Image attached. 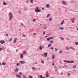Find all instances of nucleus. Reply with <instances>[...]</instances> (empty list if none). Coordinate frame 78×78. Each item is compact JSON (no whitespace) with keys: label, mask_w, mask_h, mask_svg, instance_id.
Listing matches in <instances>:
<instances>
[{"label":"nucleus","mask_w":78,"mask_h":78,"mask_svg":"<svg viewBox=\"0 0 78 78\" xmlns=\"http://www.w3.org/2000/svg\"><path fill=\"white\" fill-rule=\"evenodd\" d=\"M62 3L63 4V5H66V2L64 1H62Z\"/></svg>","instance_id":"obj_9"},{"label":"nucleus","mask_w":78,"mask_h":78,"mask_svg":"<svg viewBox=\"0 0 78 78\" xmlns=\"http://www.w3.org/2000/svg\"><path fill=\"white\" fill-rule=\"evenodd\" d=\"M60 29H64V28L63 27H60Z\"/></svg>","instance_id":"obj_39"},{"label":"nucleus","mask_w":78,"mask_h":78,"mask_svg":"<svg viewBox=\"0 0 78 78\" xmlns=\"http://www.w3.org/2000/svg\"><path fill=\"white\" fill-rule=\"evenodd\" d=\"M3 5H7V4L6 3H5L4 2H3Z\"/></svg>","instance_id":"obj_13"},{"label":"nucleus","mask_w":78,"mask_h":78,"mask_svg":"<svg viewBox=\"0 0 78 78\" xmlns=\"http://www.w3.org/2000/svg\"><path fill=\"white\" fill-rule=\"evenodd\" d=\"M18 70H19V69H17V68L16 69V71H17V72H18Z\"/></svg>","instance_id":"obj_29"},{"label":"nucleus","mask_w":78,"mask_h":78,"mask_svg":"<svg viewBox=\"0 0 78 78\" xmlns=\"http://www.w3.org/2000/svg\"><path fill=\"white\" fill-rule=\"evenodd\" d=\"M50 42L51 43H53V41H50Z\"/></svg>","instance_id":"obj_37"},{"label":"nucleus","mask_w":78,"mask_h":78,"mask_svg":"<svg viewBox=\"0 0 78 78\" xmlns=\"http://www.w3.org/2000/svg\"><path fill=\"white\" fill-rule=\"evenodd\" d=\"M72 62V63H73V61H72V62Z\"/></svg>","instance_id":"obj_57"},{"label":"nucleus","mask_w":78,"mask_h":78,"mask_svg":"<svg viewBox=\"0 0 78 78\" xmlns=\"http://www.w3.org/2000/svg\"><path fill=\"white\" fill-rule=\"evenodd\" d=\"M20 58L22 59H23V54H21L20 55Z\"/></svg>","instance_id":"obj_11"},{"label":"nucleus","mask_w":78,"mask_h":78,"mask_svg":"<svg viewBox=\"0 0 78 78\" xmlns=\"http://www.w3.org/2000/svg\"><path fill=\"white\" fill-rule=\"evenodd\" d=\"M67 40H69V38L67 39Z\"/></svg>","instance_id":"obj_60"},{"label":"nucleus","mask_w":78,"mask_h":78,"mask_svg":"<svg viewBox=\"0 0 78 78\" xmlns=\"http://www.w3.org/2000/svg\"><path fill=\"white\" fill-rule=\"evenodd\" d=\"M60 38H61V39H62V40H64V38H62V37H60Z\"/></svg>","instance_id":"obj_32"},{"label":"nucleus","mask_w":78,"mask_h":78,"mask_svg":"<svg viewBox=\"0 0 78 78\" xmlns=\"http://www.w3.org/2000/svg\"><path fill=\"white\" fill-rule=\"evenodd\" d=\"M51 19H49V21H51Z\"/></svg>","instance_id":"obj_47"},{"label":"nucleus","mask_w":78,"mask_h":78,"mask_svg":"<svg viewBox=\"0 0 78 78\" xmlns=\"http://www.w3.org/2000/svg\"><path fill=\"white\" fill-rule=\"evenodd\" d=\"M34 35H36V33H34Z\"/></svg>","instance_id":"obj_52"},{"label":"nucleus","mask_w":78,"mask_h":78,"mask_svg":"<svg viewBox=\"0 0 78 78\" xmlns=\"http://www.w3.org/2000/svg\"><path fill=\"white\" fill-rule=\"evenodd\" d=\"M16 66H19V63H17L16 64Z\"/></svg>","instance_id":"obj_50"},{"label":"nucleus","mask_w":78,"mask_h":78,"mask_svg":"<svg viewBox=\"0 0 78 78\" xmlns=\"http://www.w3.org/2000/svg\"><path fill=\"white\" fill-rule=\"evenodd\" d=\"M29 78H33V76H29Z\"/></svg>","instance_id":"obj_24"},{"label":"nucleus","mask_w":78,"mask_h":78,"mask_svg":"<svg viewBox=\"0 0 78 78\" xmlns=\"http://www.w3.org/2000/svg\"><path fill=\"white\" fill-rule=\"evenodd\" d=\"M9 20H11L12 19V13L9 12Z\"/></svg>","instance_id":"obj_1"},{"label":"nucleus","mask_w":78,"mask_h":78,"mask_svg":"<svg viewBox=\"0 0 78 78\" xmlns=\"http://www.w3.org/2000/svg\"><path fill=\"white\" fill-rule=\"evenodd\" d=\"M38 78H45V77H42V75H40L38 76Z\"/></svg>","instance_id":"obj_5"},{"label":"nucleus","mask_w":78,"mask_h":78,"mask_svg":"<svg viewBox=\"0 0 78 78\" xmlns=\"http://www.w3.org/2000/svg\"><path fill=\"white\" fill-rule=\"evenodd\" d=\"M52 66H54L55 65V64H54V63H52Z\"/></svg>","instance_id":"obj_46"},{"label":"nucleus","mask_w":78,"mask_h":78,"mask_svg":"<svg viewBox=\"0 0 78 78\" xmlns=\"http://www.w3.org/2000/svg\"><path fill=\"white\" fill-rule=\"evenodd\" d=\"M76 45H78V42H77L75 43Z\"/></svg>","instance_id":"obj_34"},{"label":"nucleus","mask_w":78,"mask_h":78,"mask_svg":"<svg viewBox=\"0 0 78 78\" xmlns=\"http://www.w3.org/2000/svg\"><path fill=\"white\" fill-rule=\"evenodd\" d=\"M41 62L42 63V64H44V61H41Z\"/></svg>","instance_id":"obj_30"},{"label":"nucleus","mask_w":78,"mask_h":78,"mask_svg":"<svg viewBox=\"0 0 78 78\" xmlns=\"http://www.w3.org/2000/svg\"><path fill=\"white\" fill-rule=\"evenodd\" d=\"M17 38L16 37L15 38L14 40L13 41V43H14V44H15V43H16V42H17Z\"/></svg>","instance_id":"obj_3"},{"label":"nucleus","mask_w":78,"mask_h":78,"mask_svg":"<svg viewBox=\"0 0 78 78\" xmlns=\"http://www.w3.org/2000/svg\"><path fill=\"white\" fill-rule=\"evenodd\" d=\"M46 77L47 78H48V76H49V75H48V71H46Z\"/></svg>","instance_id":"obj_6"},{"label":"nucleus","mask_w":78,"mask_h":78,"mask_svg":"<svg viewBox=\"0 0 78 78\" xmlns=\"http://www.w3.org/2000/svg\"><path fill=\"white\" fill-rule=\"evenodd\" d=\"M16 51L17 52V51H18V50H16Z\"/></svg>","instance_id":"obj_59"},{"label":"nucleus","mask_w":78,"mask_h":78,"mask_svg":"<svg viewBox=\"0 0 78 78\" xmlns=\"http://www.w3.org/2000/svg\"><path fill=\"white\" fill-rule=\"evenodd\" d=\"M35 21H36V19H34L33 21H34V22H35Z\"/></svg>","instance_id":"obj_41"},{"label":"nucleus","mask_w":78,"mask_h":78,"mask_svg":"<svg viewBox=\"0 0 78 78\" xmlns=\"http://www.w3.org/2000/svg\"><path fill=\"white\" fill-rule=\"evenodd\" d=\"M55 50H56V51H57V49H56V48H55Z\"/></svg>","instance_id":"obj_43"},{"label":"nucleus","mask_w":78,"mask_h":78,"mask_svg":"<svg viewBox=\"0 0 78 78\" xmlns=\"http://www.w3.org/2000/svg\"><path fill=\"white\" fill-rule=\"evenodd\" d=\"M61 75H63V73H61Z\"/></svg>","instance_id":"obj_54"},{"label":"nucleus","mask_w":78,"mask_h":78,"mask_svg":"<svg viewBox=\"0 0 78 78\" xmlns=\"http://www.w3.org/2000/svg\"><path fill=\"white\" fill-rule=\"evenodd\" d=\"M44 56H45V57H47V53H45L44 54Z\"/></svg>","instance_id":"obj_12"},{"label":"nucleus","mask_w":78,"mask_h":78,"mask_svg":"<svg viewBox=\"0 0 78 78\" xmlns=\"http://www.w3.org/2000/svg\"><path fill=\"white\" fill-rule=\"evenodd\" d=\"M53 39V37L48 38L47 39V40L48 41H49V40H50V39Z\"/></svg>","instance_id":"obj_4"},{"label":"nucleus","mask_w":78,"mask_h":78,"mask_svg":"<svg viewBox=\"0 0 78 78\" xmlns=\"http://www.w3.org/2000/svg\"><path fill=\"white\" fill-rule=\"evenodd\" d=\"M0 43L1 44H3V43H5V41L1 40L0 41Z\"/></svg>","instance_id":"obj_7"},{"label":"nucleus","mask_w":78,"mask_h":78,"mask_svg":"<svg viewBox=\"0 0 78 78\" xmlns=\"http://www.w3.org/2000/svg\"><path fill=\"white\" fill-rule=\"evenodd\" d=\"M26 2H28V1H27Z\"/></svg>","instance_id":"obj_61"},{"label":"nucleus","mask_w":78,"mask_h":78,"mask_svg":"<svg viewBox=\"0 0 78 78\" xmlns=\"http://www.w3.org/2000/svg\"><path fill=\"white\" fill-rule=\"evenodd\" d=\"M52 58L53 59H55V56L53 55H52Z\"/></svg>","instance_id":"obj_21"},{"label":"nucleus","mask_w":78,"mask_h":78,"mask_svg":"<svg viewBox=\"0 0 78 78\" xmlns=\"http://www.w3.org/2000/svg\"><path fill=\"white\" fill-rule=\"evenodd\" d=\"M40 50H42V45H40Z\"/></svg>","instance_id":"obj_16"},{"label":"nucleus","mask_w":78,"mask_h":78,"mask_svg":"<svg viewBox=\"0 0 78 78\" xmlns=\"http://www.w3.org/2000/svg\"><path fill=\"white\" fill-rule=\"evenodd\" d=\"M47 28V27H45L44 28V29H46Z\"/></svg>","instance_id":"obj_53"},{"label":"nucleus","mask_w":78,"mask_h":78,"mask_svg":"<svg viewBox=\"0 0 78 78\" xmlns=\"http://www.w3.org/2000/svg\"><path fill=\"white\" fill-rule=\"evenodd\" d=\"M77 30H78V29H77Z\"/></svg>","instance_id":"obj_64"},{"label":"nucleus","mask_w":78,"mask_h":78,"mask_svg":"<svg viewBox=\"0 0 78 78\" xmlns=\"http://www.w3.org/2000/svg\"><path fill=\"white\" fill-rule=\"evenodd\" d=\"M9 41H10V42H11V41H12V38H11L10 39V40H9Z\"/></svg>","instance_id":"obj_28"},{"label":"nucleus","mask_w":78,"mask_h":78,"mask_svg":"<svg viewBox=\"0 0 78 78\" xmlns=\"http://www.w3.org/2000/svg\"><path fill=\"white\" fill-rule=\"evenodd\" d=\"M23 78H27V77H26V76H23Z\"/></svg>","instance_id":"obj_38"},{"label":"nucleus","mask_w":78,"mask_h":78,"mask_svg":"<svg viewBox=\"0 0 78 78\" xmlns=\"http://www.w3.org/2000/svg\"><path fill=\"white\" fill-rule=\"evenodd\" d=\"M76 65H75L73 66V68H76Z\"/></svg>","instance_id":"obj_26"},{"label":"nucleus","mask_w":78,"mask_h":78,"mask_svg":"<svg viewBox=\"0 0 78 78\" xmlns=\"http://www.w3.org/2000/svg\"><path fill=\"white\" fill-rule=\"evenodd\" d=\"M69 49V48H68V47H67L66 48V50H68Z\"/></svg>","instance_id":"obj_40"},{"label":"nucleus","mask_w":78,"mask_h":78,"mask_svg":"<svg viewBox=\"0 0 78 78\" xmlns=\"http://www.w3.org/2000/svg\"><path fill=\"white\" fill-rule=\"evenodd\" d=\"M51 44H48V47H50V46H51Z\"/></svg>","instance_id":"obj_27"},{"label":"nucleus","mask_w":78,"mask_h":78,"mask_svg":"<svg viewBox=\"0 0 78 78\" xmlns=\"http://www.w3.org/2000/svg\"><path fill=\"white\" fill-rule=\"evenodd\" d=\"M63 61H64V62H70V61H66V60H63Z\"/></svg>","instance_id":"obj_19"},{"label":"nucleus","mask_w":78,"mask_h":78,"mask_svg":"<svg viewBox=\"0 0 78 78\" xmlns=\"http://www.w3.org/2000/svg\"><path fill=\"white\" fill-rule=\"evenodd\" d=\"M70 48H72V47H70Z\"/></svg>","instance_id":"obj_63"},{"label":"nucleus","mask_w":78,"mask_h":78,"mask_svg":"<svg viewBox=\"0 0 78 78\" xmlns=\"http://www.w3.org/2000/svg\"><path fill=\"white\" fill-rule=\"evenodd\" d=\"M46 20H47V21H48V19H47Z\"/></svg>","instance_id":"obj_62"},{"label":"nucleus","mask_w":78,"mask_h":78,"mask_svg":"<svg viewBox=\"0 0 78 78\" xmlns=\"http://www.w3.org/2000/svg\"><path fill=\"white\" fill-rule=\"evenodd\" d=\"M2 65H3V66H4L5 65H6V63L3 62L2 63Z\"/></svg>","instance_id":"obj_22"},{"label":"nucleus","mask_w":78,"mask_h":78,"mask_svg":"<svg viewBox=\"0 0 78 78\" xmlns=\"http://www.w3.org/2000/svg\"><path fill=\"white\" fill-rule=\"evenodd\" d=\"M47 60H48V59H49V58H47Z\"/></svg>","instance_id":"obj_56"},{"label":"nucleus","mask_w":78,"mask_h":78,"mask_svg":"<svg viewBox=\"0 0 78 78\" xmlns=\"http://www.w3.org/2000/svg\"><path fill=\"white\" fill-rule=\"evenodd\" d=\"M2 48H0V51H2Z\"/></svg>","instance_id":"obj_36"},{"label":"nucleus","mask_w":78,"mask_h":78,"mask_svg":"<svg viewBox=\"0 0 78 78\" xmlns=\"http://www.w3.org/2000/svg\"><path fill=\"white\" fill-rule=\"evenodd\" d=\"M38 7H37L36 9H35V11L36 12H40L41 11L40 10H39V9L37 8Z\"/></svg>","instance_id":"obj_2"},{"label":"nucleus","mask_w":78,"mask_h":78,"mask_svg":"<svg viewBox=\"0 0 78 78\" xmlns=\"http://www.w3.org/2000/svg\"><path fill=\"white\" fill-rule=\"evenodd\" d=\"M33 0H30V3H33Z\"/></svg>","instance_id":"obj_25"},{"label":"nucleus","mask_w":78,"mask_h":78,"mask_svg":"<svg viewBox=\"0 0 78 78\" xmlns=\"http://www.w3.org/2000/svg\"><path fill=\"white\" fill-rule=\"evenodd\" d=\"M19 74H20V75H21V74H22V73H19Z\"/></svg>","instance_id":"obj_45"},{"label":"nucleus","mask_w":78,"mask_h":78,"mask_svg":"<svg viewBox=\"0 0 78 78\" xmlns=\"http://www.w3.org/2000/svg\"><path fill=\"white\" fill-rule=\"evenodd\" d=\"M46 8H48L50 7V5L48 4H47L46 5Z\"/></svg>","instance_id":"obj_8"},{"label":"nucleus","mask_w":78,"mask_h":78,"mask_svg":"<svg viewBox=\"0 0 78 78\" xmlns=\"http://www.w3.org/2000/svg\"><path fill=\"white\" fill-rule=\"evenodd\" d=\"M43 34H45V31L43 32Z\"/></svg>","instance_id":"obj_31"},{"label":"nucleus","mask_w":78,"mask_h":78,"mask_svg":"<svg viewBox=\"0 0 78 78\" xmlns=\"http://www.w3.org/2000/svg\"><path fill=\"white\" fill-rule=\"evenodd\" d=\"M32 69H33V70H34V67H32Z\"/></svg>","instance_id":"obj_44"},{"label":"nucleus","mask_w":78,"mask_h":78,"mask_svg":"<svg viewBox=\"0 0 78 78\" xmlns=\"http://www.w3.org/2000/svg\"><path fill=\"white\" fill-rule=\"evenodd\" d=\"M62 51H59V53H62Z\"/></svg>","instance_id":"obj_49"},{"label":"nucleus","mask_w":78,"mask_h":78,"mask_svg":"<svg viewBox=\"0 0 78 78\" xmlns=\"http://www.w3.org/2000/svg\"><path fill=\"white\" fill-rule=\"evenodd\" d=\"M75 19L74 18H72L71 19V21L73 23L74 22Z\"/></svg>","instance_id":"obj_10"},{"label":"nucleus","mask_w":78,"mask_h":78,"mask_svg":"<svg viewBox=\"0 0 78 78\" xmlns=\"http://www.w3.org/2000/svg\"><path fill=\"white\" fill-rule=\"evenodd\" d=\"M64 24V20L62 21V23H61L60 25H63Z\"/></svg>","instance_id":"obj_20"},{"label":"nucleus","mask_w":78,"mask_h":78,"mask_svg":"<svg viewBox=\"0 0 78 78\" xmlns=\"http://www.w3.org/2000/svg\"><path fill=\"white\" fill-rule=\"evenodd\" d=\"M44 8H43L42 9V10H44Z\"/></svg>","instance_id":"obj_55"},{"label":"nucleus","mask_w":78,"mask_h":78,"mask_svg":"<svg viewBox=\"0 0 78 78\" xmlns=\"http://www.w3.org/2000/svg\"><path fill=\"white\" fill-rule=\"evenodd\" d=\"M49 36V34H47L45 37V38H46V37H48V36Z\"/></svg>","instance_id":"obj_18"},{"label":"nucleus","mask_w":78,"mask_h":78,"mask_svg":"<svg viewBox=\"0 0 78 78\" xmlns=\"http://www.w3.org/2000/svg\"><path fill=\"white\" fill-rule=\"evenodd\" d=\"M23 55H25V54H26V51H23Z\"/></svg>","instance_id":"obj_17"},{"label":"nucleus","mask_w":78,"mask_h":78,"mask_svg":"<svg viewBox=\"0 0 78 78\" xmlns=\"http://www.w3.org/2000/svg\"><path fill=\"white\" fill-rule=\"evenodd\" d=\"M21 25H22V26H23V24L22 23H21Z\"/></svg>","instance_id":"obj_42"},{"label":"nucleus","mask_w":78,"mask_h":78,"mask_svg":"<svg viewBox=\"0 0 78 78\" xmlns=\"http://www.w3.org/2000/svg\"><path fill=\"white\" fill-rule=\"evenodd\" d=\"M6 36H7V37H8V34H6Z\"/></svg>","instance_id":"obj_33"},{"label":"nucleus","mask_w":78,"mask_h":78,"mask_svg":"<svg viewBox=\"0 0 78 78\" xmlns=\"http://www.w3.org/2000/svg\"><path fill=\"white\" fill-rule=\"evenodd\" d=\"M55 72H56V71H57V69H56L55 70Z\"/></svg>","instance_id":"obj_58"},{"label":"nucleus","mask_w":78,"mask_h":78,"mask_svg":"<svg viewBox=\"0 0 78 78\" xmlns=\"http://www.w3.org/2000/svg\"><path fill=\"white\" fill-rule=\"evenodd\" d=\"M51 49H52V50H53V47H51L50 48Z\"/></svg>","instance_id":"obj_35"},{"label":"nucleus","mask_w":78,"mask_h":78,"mask_svg":"<svg viewBox=\"0 0 78 78\" xmlns=\"http://www.w3.org/2000/svg\"><path fill=\"white\" fill-rule=\"evenodd\" d=\"M16 77H17V78H21V76H20L19 75H16Z\"/></svg>","instance_id":"obj_15"},{"label":"nucleus","mask_w":78,"mask_h":78,"mask_svg":"<svg viewBox=\"0 0 78 78\" xmlns=\"http://www.w3.org/2000/svg\"><path fill=\"white\" fill-rule=\"evenodd\" d=\"M50 14H49L48 15H47V18H48V17H50Z\"/></svg>","instance_id":"obj_23"},{"label":"nucleus","mask_w":78,"mask_h":78,"mask_svg":"<svg viewBox=\"0 0 78 78\" xmlns=\"http://www.w3.org/2000/svg\"><path fill=\"white\" fill-rule=\"evenodd\" d=\"M23 37H25V36L24 34H23Z\"/></svg>","instance_id":"obj_51"},{"label":"nucleus","mask_w":78,"mask_h":78,"mask_svg":"<svg viewBox=\"0 0 78 78\" xmlns=\"http://www.w3.org/2000/svg\"><path fill=\"white\" fill-rule=\"evenodd\" d=\"M68 75H69V76L70 75V73H69L68 74Z\"/></svg>","instance_id":"obj_48"},{"label":"nucleus","mask_w":78,"mask_h":78,"mask_svg":"<svg viewBox=\"0 0 78 78\" xmlns=\"http://www.w3.org/2000/svg\"><path fill=\"white\" fill-rule=\"evenodd\" d=\"M20 63H21V64H25V62H23L22 61H20Z\"/></svg>","instance_id":"obj_14"}]
</instances>
